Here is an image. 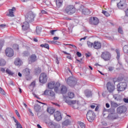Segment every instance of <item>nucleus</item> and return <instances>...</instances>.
Instances as JSON below:
<instances>
[{"instance_id": "nucleus-1", "label": "nucleus", "mask_w": 128, "mask_h": 128, "mask_svg": "<svg viewBox=\"0 0 128 128\" xmlns=\"http://www.w3.org/2000/svg\"><path fill=\"white\" fill-rule=\"evenodd\" d=\"M100 58L104 62H110L112 60V53L108 51H104L101 54Z\"/></svg>"}, {"instance_id": "nucleus-2", "label": "nucleus", "mask_w": 128, "mask_h": 128, "mask_svg": "<svg viewBox=\"0 0 128 128\" xmlns=\"http://www.w3.org/2000/svg\"><path fill=\"white\" fill-rule=\"evenodd\" d=\"M64 100L65 101V102L68 104L72 106L73 108H78V107L80 106V104L78 101L68 100H66V97H64Z\"/></svg>"}, {"instance_id": "nucleus-3", "label": "nucleus", "mask_w": 128, "mask_h": 128, "mask_svg": "<svg viewBox=\"0 0 128 128\" xmlns=\"http://www.w3.org/2000/svg\"><path fill=\"white\" fill-rule=\"evenodd\" d=\"M76 12V9L74 6L72 5H68L66 6V8L64 10V12L68 14L69 16H72Z\"/></svg>"}, {"instance_id": "nucleus-4", "label": "nucleus", "mask_w": 128, "mask_h": 128, "mask_svg": "<svg viewBox=\"0 0 128 128\" xmlns=\"http://www.w3.org/2000/svg\"><path fill=\"white\" fill-rule=\"evenodd\" d=\"M48 86L50 90H52V88H54V92H58V88L60 86V82H56V84H54V82H52L48 84Z\"/></svg>"}, {"instance_id": "nucleus-5", "label": "nucleus", "mask_w": 128, "mask_h": 128, "mask_svg": "<svg viewBox=\"0 0 128 128\" xmlns=\"http://www.w3.org/2000/svg\"><path fill=\"white\" fill-rule=\"evenodd\" d=\"M26 21L28 22H32L36 18V14L34 12L30 11L29 12L26 16Z\"/></svg>"}, {"instance_id": "nucleus-6", "label": "nucleus", "mask_w": 128, "mask_h": 128, "mask_svg": "<svg viewBox=\"0 0 128 128\" xmlns=\"http://www.w3.org/2000/svg\"><path fill=\"white\" fill-rule=\"evenodd\" d=\"M86 118L88 122H92L96 118V114L92 110H89L86 114Z\"/></svg>"}, {"instance_id": "nucleus-7", "label": "nucleus", "mask_w": 128, "mask_h": 128, "mask_svg": "<svg viewBox=\"0 0 128 128\" xmlns=\"http://www.w3.org/2000/svg\"><path fill=\"white\" fill-rule=\"evenodd\" d=\"M67 84L70 86H76L78 84V82H76V79L72 76H70L67 80Z\"/></svg>"}, {"instance_id": "nucleus-8", "label": "nucleus", "mask_w": 128, "mask_h": 128, "mask_svg": "<svg viewBox=\"0 0 128 128\" xmlns=\"http://www.w3.org/2000/svg\"><path fill=\"white\" fill-rule=\"evenodd\" d=\"M127 84L126 82H120L117 84V90L118 92H124L126 88Z\"/></svg>"}, {"instance_id": "nucleus-9", "label": "nucleus", "mask_w": 128, "mask_h": 128, "mask_svg": "<svg viewBox=\"0 0 128 128\" xmlns=\"http://www.w3.org/2000/svg\"><path fill=\"white\" fill-rule=\"evenodd\" d=\"M106 86L107 90H108L110 94L113 92L114 91V90H116L114 84L110 82H109L106 84Z\"/></svg>"}, {"instance_id": "nucleus-10", "label": "nucleus", "mask_w": 128, "mask_h": 128, "mask_svg": "<svg viewBox=\"0 0 128 128\" xmlns=\"http://www.w3.org/2000/svg\"><path fill=\"white\" fill-rule=\"evenodd\" d=\"M42 96H50L51 98H56V94L54 91L52 90L47 89L45 90L44 93L42 94Z\"/></svg>"}, {"instance_id": "nucleus-11", "label": "nucleus", "mask_w": 128, "mask_h": 128, "mask_svg": "<svg viewBox=\"0 0 128 128\" xmlns=\"http://www.w3.org/2000/svg\"><path fill=\"white\" fill-rule=\"evenodd\" d=\"M30 69L28 68H24L23 70V74H24L27 80H32V76H30Z\"/></svg>"}, {"instance_id": "nucleus-12", "label": "nucleus", "mask_w": 128, "mask_h": 128, "mask_svg": "<svg viewBox=\"0 0 128 128\" xmlns=\"http://www.w3.org/2000/svg\"><path fill=\"white\" fill-rule=\"evenodd\" d=\"M5 54L8 58H12L14 54V50L10 48H7L5 50Z\"/></svg>"}, {"instance_id": "nucleus-13", "label": "nucleus", "mask_w": 128, "mask_h": 128, "mask_svg": "<svg viewBox=\"0 0 128 128\" xmlns=\"http://www.w3.org/2000/svg\"><path fill=\"white\" fill-rule=\"evenodd\" d=\"M39 80L41 84H46L48 82V76L46 74L42 73L40 74Z\"/></svg>"}, {"instance_id": "nucleus-14", "label": "nucleus", "mask_w": 128, "mask_h": 128, "mask_svg": "<svg viewBox=\"0 0 128 128\" xmlns=\"http://www.w3.org/2000/svg\"><path fill=\"white\" fill-rule=\"evenodd\" d=\"M89 22L91 24H94V26H96V24H98L100 22V20L98 18L96 17H91L89 20Z\"/></svg>"}, {"instance_id": "nucleus-15", "label": "nucleus", "mask_w": 128, "mask_h": 128, "mask_svg": "<svg viewBox=\"0 0 128 128\" xmlns=\"http://www.w3.org/2000/svg\"><path fill=\"white\" fill-rule=\"evenodd\" d=\"M128 108L125 106H120L117 108V112L118 114H124L126 112Z\"/></svg>"}, {"instance_id": "nucleus-16", "label": "nucleus", "mask_w": 128, "mask_h": 128, "mask_svg": "<svg viewBox=\"0 0 128 128\" xmlns=\"http://www.w3.org/2000/svg\"><path fill=\"white\" fill-rule=\"evenodd\" d=\"M54 120H57V122H60V120H62V114H60V112L58 111H56L54 112Z\"/></svg>"}, {"instance_id": "nucleus-17", "label": "nucleus", "mask_w": 128, "mask_h": 128, "mask_svg": "<svg viewBox=\"0 0 128 128\" xmlns=\"http://www.w3.org/2000/svg\"><path fill=\"white\" fill-rule=\"evenodd\" d=\"M126 0H120L119 3L117 4V6L120 10H122L126 6Z\"/></svg>"}, {"instance_id": "nucleus-18", "label": "nucleus", "mask_w": 128, "mask_h": 128, "mask_svg": "<svg viewBox=\"0 0 128 128\" xmlns=\"http://www.w3.org/2000/svg\"><path fill=\"white\" fill-rule=\"evenodd\" d=\"M29 23H30L29 22H28L26 20V22L22 24V28L23 30H28V28H30Z\"/></svg>"}, {"instance_id": "nucleus-19", "label": "nucleus", "mask_w": 128, "mask_h": 128, "mask_svg": "<svg viewBox=\"0 0 128 128\" xmlns=\"http://www.w3.org/2000/svg\"><path fill=\"white\" fill-rule=\"evenodd\" d=\"M94 48L95 50H100L102 48V44L98 41H95L94 42Z\"/></svg>"}, {"instance_id": "nucleus-20", "label": "nucleus", "mask_w": 128, "mask_h": 128, "mask_svg": "<svg viewBox=\"0 0 128 128\" xmlns=\"http://www.w3.org/2000/svg\"><path fill=\"white\" fill-rule=\"evenodd\" d=\"M22 64V60H20V58H17L15 59L14 64L15 66H20Z\"/></svg>"}, {"instance_id": "nucleus-21", "label": "nucleus", "mask_w": 128, "mask_h": 128, "mask_svg": "<svg viewBox=\"0 0 128 128\" xmlns=\"http://www.w3.org/2000/svg\"><path fill=\"white\" fill-rule=\"evenodd\" d=\"M37 60L38 57L36 56V54H32L29 58V62H36Z\"/></svg>"}, {"instance_id": "nucleus-22", "label": "nucleus", "mask_w": 128, "mask_h": 128, "mask_svg": "<svg viewBox=\"0 0 128 128\" xmlns=\"http://www.w3.org/2000/svg\"><path fill=\"white\" fill-rule=\"evenodd\" d=\"M70 124V120L66 119L62 122V128H66V126H68Z\"/></svg>"}, {"instance_id": "nucleus-23", "label": "nucleus", "mask_w": 128, "mask_h": 128, "mask_svg": "<svg viewBox=\"0 0 128 128\" xmlns=\"http://www.w3.org/2000/svg\"><path fill=\"white\" fill-rule=\"evenodd\" d=\"M16 8L13 7L12 9H10L9 11V16H14V12H16Z\"/></svg>"}, {"instance_id": "nucleus-24", "label": "nucleus", "mask_w": 128, "mask_h": 128, "mask_svg": "<svg viewBox=\"0 0 128 128\" xmlns=\"http://www.w3.org/2000/svg\"><path fill=\"white\" fill-rule=\"evenodd\" d=\"M13 119H14V122H16V128H22V124H20V122H18V120H16V118L13 117Z\"/></svg>"}, {"instance_id": "nucleus-25", "label": "nucleus", "mask_w": 128, "mask_h": 128, "mask_svg": "<svg viewBox=\"0 0 128 128\" xmlns=\"http://www.w3.org/2000/svg\"><path fill=\"white\" fill-rule=\"evenodd\" d=\"M68 92V88L64 86H62L61 88L62 94H66Z\"/></svg>"}, {"instance_id": "nucleus-26", "label": "nucleus", "mask_w": 128, "mask_h": 128, "mask_svg": "<svg viewBox=\"0 0 128 128\" xmlns=\"http://www.w3.org/2000/svg\"><path fill=\"white\" fill-rule=\"evenodd\" d=\"M56 4L58 8L61 7L62 6V0H56Z\"/></svg>"}, {"instance_id": "nucleus-27", "label": "nucleus", "mask_w": 128, "mask_h": 128, "mask_svg": "<svg viewBox=\"0 0 128 128\" xmlns=\"http://www.w3.org/2000/svg\"><path fill=\"white\" fill-rule=\"evenodd\" d=\"M84 94L87 98H90V96H92V92H90V90H86L84 91Z\"/></svg>"}, {"instance_id": "nucleus-28", "label": "nucleus", "mask_w": 128, "mask_h": 128, "mask_svg": "<svg viewBox=\"0 0 128 128\" xmlns=\"http://www.w3.org/2000/svg\"><path fill=\"white\" fill-rule=\"evenodd\" d=\"M47 112L50 114H52L54 112V109L52 107H50L47 108Z\"/></svg>"}, {"instance_id": "nucleus-29", "label": "nucleus", "mask_w": 128, "mask_h": 128, "mask_svg": "<svg viewBox=\"0 0 128 128\" xmlns=\"http://www.w3.org/2000/svg\"><path fill=\"white\" fill-rule=\"evenodd\" d=\"M6 64V62L4 59H0V66H4Z\"/></svg>"}, {"instance_id": "nucleus-30", "label": "nucleus", "mask_w": 128, "mask_h": 128, "mask_svg": "<svg viewBox=\"0 0 128 128\" xmlns=\"http://www.w3.org/2000/svg\"><path fill=\"white\" fill-rule=\"evenodd\" d=\"M40 106L38 104L34 105V110L36 112H40Z\"/></svg>"}, {"instance_id": "nucleus-31", "label": "nucleus", "mask_w": 128, "mask_h": 128, "mask_svg": "<svg viewBox=\"0 0 128 128\" xmlns=\"http://www.w3.org/2000/svg\"><path fill=\"white\" fill-rule=\"evenodd\" d=\"M83 14H90V12L88 9H83L82 10Z\"/></svg>"}, {"instance_id": "nucleus-32", "label": "nucleus", "mask_w": 128, "mask_h": 128, "mask_svg": "<svg viewBox=\"0 0 128 128\" xmlns=\"http://www.w3.org/2000/svg\"><path fill=\"white\" fill-rule=\"evenodd\" d=\"M68 96L69 98H74V93L70 92H68Z\"/></svg>"}, {"instance_id": "nucleus-33", "label": "nucleus", "mask_w": 128, "mask_h": 128, "mask_svg": "<svg viewBox=\"0 0 128 128\" xmlns=\"http://www.w3.org/2000/svg\"><path fill=\"white\" fill-rule=\"evenodd\" d=\"M110 104L112 108H118V103H116L112 101L110 102Z\"/></svg>"}, {"instance_id": "nucleus-34", "label": "nucleus", "mask_w": 128, "mask_h": 128, "mask_svg": "<svg viewBox=\"0 0 128 128\" xmlns=\"http://www.w3.org/2000/svg\"><path fill=\"white\" fill-rule=\"evenodd\" d=\"M40 46H41V48H45L47 50H50V46L48 44H40Z\"/></svg>"}, {"instance_id": "nucleus-35", "label": "nucleus", "mask_w": 128, "mask_h": 128, "mask_svg": "<svg viewBox=\"0 0 128 128\" xmlns=\"http://www.w3.org/2000/svg\"><path fill=\"white\" fill-rule=\"evenodd\" d=\"M6 74H9V76H14V72H12L8 68H7L6 70Z\"/></svg>"}, {"instance_id": "nucleus-36", "label": "nucleus", "mask_w": 128, "mask_h": 128, "mask_svg": "<svg viewBox=\"0 0 128 128\" xmlns=\"http://www.w3.org/2000/svg\"><path fill=\"white\" fill-rule=\"evenodd\" d=\"M87 44L88 46V48H94V43L90 42V41H88L87 42Z\"/></svg>"}, {"instance_id": "nucleus-37", "label": "nucleus", "mask_w": 128, "mask_h": 128, "mask_svg": "<svg viewBox=\"0 0 128 128\" xmlns=\"http://www.w3.org/2000/svg\"><path fill=\"white\" fill-rule=\"evenodd\" d=\"M102 13H103V14L104 16H110V13H108V12L104 10H102Z\"/></svg>"}, {"instance_id": "nucleus-38", "label": "nucleus", "mask_w": 128, "mask_h": 128, "mask_svg": "<svg viewBox=\"0 0 128 128\" xmlns=\"http://www.w3.org/2000/svg\"><path fill=\"white\" fill-rule=\"evenodd\" d=\"M0 94L3 96H6V92H4V90L1 87H0Z\"/></svg>"}, {"instance_id": "nucleus-39", "label": "nucleus", "mask_w": 128, "mask_h": 128, "mask_svg": "<svg viewBox=\"0 0 128 128\" xmlns=\"http://www.w3.org/2000/svg\"><path fill=\"white\" fill-rule=\"evenodd\" d=\"M13 48H14L16 50H20V48H18V45L17 44H14L13 45Z\"/></svg>"}, {"instance_id": "nucleus-40", "label": "nucleus", "mask_w": 128, "mask_h": 128, "mask_svg": "<svg viewBox=\"0 0 128 128\" xmlns=\"http://www.w3.org/2000/svg\"><path fill=\"white\" fill-rule=\"evenodd\" d=\"M113 70H114V67L110 66L108 68V72H113Z\"/></svg>"}, {"instance_id": "nucleus-41", "label": "nucleus", "mask_w": 128, "mask_h": 128, "mask_svg": "<svg viewBox=\"0 0 128 128\" xmlns=\"http://www.w3.org/2000/svg\"><path fill=\"white\" fill-rule=\"evenodd\" d=\"M118 32L120 34H124V31L122 30V27H119L118 29Z\"/></svg>"}, {"instance_id": "nucleus-42", "label": "nucleus", "mask_w": 128, "mask_h": 128, "mask_svg": "<svg viewBox=\"0 0 128 128\" xmlns=\"http://www.w3.org/2000/svg\"><path fill=\"white\" fill-rule=\"evenodd\" d=\"M30 86H32V88H34V86H36V81H34L33 82H32L30 84Z\"/></svg>"}, {"instance_id": "nucleus-43", "label": "nucleus", "mask_w": 128, "mask_h": 128, "mask_svg": "<svg viewBox=\"0 0 128 128\" xmlns=\"http://www.w3.org/2000/svg\"><path fill=\"white\" fill-rule=\"evenodd\" d=\"M108 118H109L112 120H116V118H114V116H112V114L108 115Z\"/></svg>"}, {"instance_id": "nucleus-44", "label": "nucleus", "mask_w": 128, "mask_h": 128, "mask_svg": "<svg viewBox=\"0 0 128 128\" xmlns=\"http://www.w3.org/2000/svg\"><path fill=\"white\" fill-rule=\"evenodd\" d=\"M36 34H40V30L38 28H36Z\"/></svg>"}, {"instance_id": "nucleus-45", "label": "nucleus", "mask_w": 128, "mask_h": 128, "mask_svg": "<svg viewBox=\"0 0 128 128\" xmlns=\"http://www.w3.org/2000/svg\"><path fill=\"white\" fill-rule=\"evenodd\" d=\"M15 112L16 116H18V118H20V113H18V110H16Z\"/></svg>"}, {"instance_id": "nucleus-46", "label": "nucleus", "mask_w": 128, "mask_h": 128, "mask_svg": "<svg viewBox=\"0 0 128 128\" xmlns=\"http://www.w3.org/2000/svg\"><path fill=\"white\" fill-rule=\"evenodd\" d=\"M80 126L81 128H86V126H84V124L82 122L80 123Z\"/></svg>"}, {"instance_id": "nucleus-47", "label": "nucleus", "mask_w": 128, "mask_h": 128, "mask_svg": "<svg viewBox=\"0 0 128 128\" xmlns=\"http://www.w3.org/2000/svg\"><path fill=\"white\" fill-rule=\"evenodd\" d=\"M55 32H56V30H52L50 31V34H52V36H54V34Z\"/></svg>"}, {"instance_id": "nucleus-48", "label": "nucleus", "mask_w": 128, "mask_h": 128, "mask_svg": "<svg viewBox=\"0 0 128 128\" xmlns=\"http://www.w3.org/2000/svg\"><path fill=\"white\" fill-rule=\"evenodd\" d=\"M76 55L78 56V58H80V56H82V53L80 52H77Z\"/></svg>"}, {"instance_id": "nucleus-49", "label": "nucleus", "mask_w": 128, "mask_h": 128, "mask_svg": "<svg viewBox=\"0 0 128 128\" xmlns=\"http://www.w3.org/2000/svg\"><path fill=\"white\" fill-rule=\"evenodd\" d=\"M124 102H126V104H128V99L126 98H124L123 99Z\"/></svg>"}, {"instance_id": "nucleus-50", "label": "nucleus", "mask_w": 128, "mask_h": 128, "mask_svg": "<svg viewBox=\"0 0 128 128\" xmlns=\"http://www.w3.org/2000/svg\"><path fill=\"white\" fill-rule=\"evenodd\" d=\"M116 54H117V58L118 59L120 58V52L118 51H117Z\"/></svg>"}, {"instance_id": "nucleus-51", "label": "nucleus", "mask_w": 128, "mask_h": 128, "mask_svg": "<svg viewBox=\"0 0 128 128\" xmlns=\"http://www.w3.org/2000/svg\"><path fill=\"white\" fill-rule=\"evenodd\" d=\"M42 14H48V12H46V11H45L44 10H42L41 12Z\"/></svg>"}, {"instance_id": "nucleus-52", "label": "nucleus", "mask_w": 128, "mask_h": 128, "mask_svg": "<svg viewBox=\"0 0 128 128\" xmlns=\"http://www.w3.org/2000/svg\"><path fill=\"white\" fill-rule=\"evenodd\" d=\"M49 42H52V44H56L58 42L52 40V41H49Z\"/></svg>"}, {"instance_id": "nucleus-53", "label": "nucleus", "mask_w": 128, "mask_h": 128, "mask_svg": "<svg viewBox=\"0 0 128 128\" xmlns=\"http://www.w3.org/2000/svg\"><path fill=\"white\" fill-rule=\"evenodd\" d=\"M29 112H30V114L32 116H34V113L32 112V110L30 109L28 110Z\"/></svg>"}, {"instance_id": "nucleus-54", "label": "nucleus", "mask_w": 128, "mask_h": 128, "mask_svg": "<svg viewBox=\"0 0 128 128\" xmlns=\"http://www.w3.org/2000/svg\"><path fill=\"white\" fill-rule=\"evenodd\" d=\"M53 40H58V36H54V37Z\"/></svg>"}, {"instance_id": "nucleus-55", "label": "nucleus", "mask_w": 128, "mask_h": 128, "mask_svg": "<svg viewBox=\"0 0 128 128\" xmlns=\"http://www.w3.org/2000/svg\"><path fill=\"white\" fill-rule=\"evenodd\" d=\"M126 16H128V8L125 11Z\"/></svg>"}, {"instance_id": "nucleus-56", "label": "nucleus", "mask_w": 128, "mask_h": 128, "mask_svg": "<svg viewBox=\"0 0 128 128\" xmlns=\"http://www.w3.org/2000/svg\"><path fill=\"white\" fill-rule=\"evenodd\" d=\"M0 70L2 72H6V69L4 68H1Z\"/></svg>"}, {"instance_id": "nucleus-57", "label": "nucleus", "mask_w": 128, "mask_h": 128, "mask_svg": "<svg viewBox=\"0 0 128 128\" xmlns=\"http://www.w3.org/2000/svg\"><path fill=\"white\" fill-rule=\"evenodd\" d=\"M54 106H58V108H60V105L59 104H58L57 103H54Z\"/></svg>"}, {"instance_id": "nucleus-58", "label": "nucleus", "mask_w": 128, "mask_h": 128, "mask_svg": "<svg viewBox=\"0 0 128 128\" xmlns=\"http://www.w3.org/2000/svg\"><path fill=\"white\" fill-rule=\"evenodd\" d=\"M66 58H68L69 60H70L72 58V56H71L70 54L68 56H66Z\"/></svg>"}, {"instance_id": "nucleus-59", "label": "nucleus", "mask_w": 128, "mask_h": 128, "mask_svg": "<svg viewBox=\"0 0 128 128\" xmlns=\"http://www.w3.org/2000/svg\"><path fill=\"white\" fill-rule=\"evenodd\" d=\"M56 62L58 64H60V61H58V58H56Z\"/></svg>"}, {"instance_id": "nucleus-60", "label": "nucleus", "mask_w": 128, "mask_h": 128, "mask_svg": "<svg viewBox=\"0 0 128 128\" xmlns=\"http://www.w3.org/2000/svg\"><path fill=\"white\" fill-rule=\"evenodd\" d=\"M118 0H111V2L112 3V4H114V2H118Z\"/></svg>"}, {"instance_id": "nucleus-61", "label": "nucleus", "mask_w": 128, "mask_h": 128, "mask_svg": "<svg viewBox=\"0 0 128 128\" xmlns=\"http://www.w3.org/2000/svg\"><path fill=\"white\" fill-rule=\"evenodd\" d=\"M0 28H4V26H6V24H2L0 25Z\"/></svg>"}, {"instance_id": "nucleus-62", "label": "nucleus", "mask_w": 128, "mask_h": 128, "mask_svg": "<svg viewBox=\"0 0 128 128\" xmlns=\"http://www.w3.org/2000/svg\"><path fill=\"white\" fill-rule=\"evenodd\" d=\"M106 108H110V104H108V103L106 104Z\"/></svg>"}, {"instance_id": "nucleus-63", "label": "nucleus", "mask_w": 128, "mask_h": 128, "mask_svg": "<svg viewBox=\"0 0 128 128\" xmlns=\"http://www.w3.org/2000/svg\"><path fill=\"white\" fill-rule=\"evenodd\" d=\"M90 108H96V106H94V105H91L90 106Z\"/></svg>"}, {"instance_id": "nucleus-64", "label": "nucleus", "mask_w": 128, "mask_h": 128, "mask_svg": "<svg viewBox=\"0 0 128 128\" xmlns=\"http://www.w3.org/2000/svg\"><path fill=\"white\" fill-rule=\"evenodd\" d=\"M124 80H125V82H128V77L125 78H124Z\"/></svg>"}]
</instances>
